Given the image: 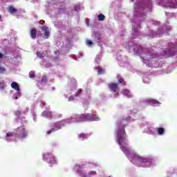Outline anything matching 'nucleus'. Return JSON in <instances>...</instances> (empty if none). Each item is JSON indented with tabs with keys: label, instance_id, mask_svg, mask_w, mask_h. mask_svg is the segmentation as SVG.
Here are the masks:
<instances>
[{
	"label": "nucleus",
	"instance_id": "nucleus-39",
	"mask_svg": "<svg viewBox=\"0 0 177 177\" xmlns=\"http://www.w3.org/2000/svg\"><path fill=\"white\" fill-rule=\"evenodd\" d=\"M70 99H71V97H70Z\"/></svg>",
	"mask_w": 177,
	"mask_h": 177
},
{
	"label": "nucleus",
	"instance_id": "nucleus-27",
	"mask_svg": "<svg viewBox=\"0 0 177 177\" xmlns=\"http://www.w3.org/2000/svg\"><path fill=\"white\" fill-rule=\"evenodd\" d=\"M6 136V138H10L12 136H15V134H13V133H7Z\"/></svg>",
	"mask_w": 177,
	"mask_h": 177
},
{
	"label": "nucleus",
	"instance_id": "nucleus-40",
	"mask_svg": "<svg viewBox=\"0 0 177 177\" xmlns=\"http://www.w3.org/2000/svg\"><path fill=\"white\" fill-rule=\"evenodd\" d=\"M0 20H1V17H0Z\"/></svg>",
	"mask_w": 177,
	"mask_h": 177
},
{
	"label": "nucleus",
	"instance_id": "nucleus-37",
	"mask_svg": "<svg viewBox=\"0 0 177 177\" xmlns=\"http://www.w3.org/2000/svg\"><path fill=\"white\" fill-rule=\"evenodd\" d=\"M126 120L127 121H129V120H131V116L127 117Z\"/></svg>",
	"mask_w": 177,
	"mask_h": 177
},
{
	"label": "nucleus",
	"instance_id": "nucleus-14",
	"mask_svg": "<svg viewBox=\"0 0 177 177\" xmlns=\"http://www.w3.org/2000/svg\"><path fill=\"white\" fill-rule=\"evenodd\" d=\"M8 12L13 15V13H16V12H17V9L15 8L13 6H10Z\"/></svg>",
	"mask_w": 177,
	"mask_h": 177
},
{
	"label": "nucleus",
	"instance_id": "nucleus-6",
	"mask_svg": "<svg viewBox=\"0 0 177 177\" xmlns=\"http://www.w3.org/2000/svg\"><path fill=\"white\" fill-rule=\"evenodd\" d=\"M66 124V121L62 120L55 124L54 129L55 131H59V129H62V127H64V124Z\"/></svg>",
	"mask_w": 177,
	"mask_h": 177
},
{
	"label": "nucleus",
	"instance_id": "nucleus-33",
	"mask_svg": "<svg viewBox=\"0 0 177 177\" xmlns=\"http://www.w3.org/2000/svg\"><path fill=\"white\" fill-rule=\"evenodd\" d=\"M21 138H27V133L26 132H24L21 135Z\"/></svg>",
	"mask_w": 177,
	"mask_h": 177
},
{
	"label": "nucleus",
	"instance_id": "nucleus-1",
	"mask_svg": "<svg viewBox=\"0 0 177 177\" xmlns=\"http://www.w3.org/2000/svg\"><path fill=\"white\" fill-rule=\"evenodd\" d=\"M122 124H124V119L120 120L118 122V143L120 145V149L123 153H125L126 156H129V154H131L132 151L126 147L127 145H128L127 142H125V136H127V132H125V127H127V125Z\"/></svg>",
	"mask_w": 177,
	"mask_h": 177
},
{
	"label": "nucleus",
	"instance_id": "nucleus-5",
	"mask_svg": "<svg viewBox=\"0 0 177 177\" xmlns=\"http://www.w3.org/2000/svg\"><path fill=\"white\" fill-rule=\"evenodd\" d=\"M108 88L110 89L111 92H117L119 89L118 84H117V83H110L108 85Z\"/></svg>",
	"mask_w": 177,
	"mask_h": 177
},
{
	"label": "nucleus",
	"instance_id": "nucleus-31",
	"mask_svg": "<svg viewBox=\"0 0 177 177\" xmlns=\"http://www.w3.org/2000/svg\"><path fill=\"white\" fill-rule=\"evenodd\" d=\"M6 71V69L3 67H0V73H2L3 72Z\"/></svg>",
	"mask_w": 177,
	"mask_h": 177
},
{
	"label": "nucleus",
	"instance_id": "nucleus-25",
	"mask_svg": "<svg viewBox=\"0 0 177 177\" xmlns=\"http://www.w3.org/2000/svg\"><path fill=\"white\" fill-rule=\"evenodd\" d=\"M15 114L17 115V117H19V115H21V111H16Z\"/></svg>",
	"mask_w": 177,
	"mask_h": 177
},
{
	"label": "nucleus",
	"instance_id": "nucleus-9",
	"mask_svg": "<svg viewBox=\"0 0 177 177\" xmlns=\"http://www.w3.org/2000/svg\"><path fill=\"white\" fill-rule=\"evenodd\" d=\"M11 88L17 91V93L20 92V86H19V84H17V82H12L11 83Z\"/></svg>",
	"mask_w": 177,
	"mask_h": 177
},
{
	"label": "nucleus",
	"instance_id": "nucleus-20",
	"mask_svg": "<svg viewBox=\"0 0 177 177\" xmlns=\"http://www.w3.org/2000/svg\"><path fill=\"white\" fill-rule=\"evenodd\" d=\"M86 44L88 46H91V45H93V41H91L89 39H87L86 41Z\"/></svg>",
	"mask_w": 177,
	"mask_h": 177
},
{
	"label": "nucleus",
	"instance_id": "nucleus-29",
	"mask_svg": "<svg viewBox=\"0 0 177 177\" xmlns=\"http://www.w3.org/2000/svg\"><path fill=\"white\" fill-rule=\"evenodd\" d=\"M51 132H56V129H51L50 130H49L48 131H47V135H50V133Z\"/></svg>",
	"mask_w": 177,
	"mask_h": 177
},
{
	"label": "nucleus",
	"instance_id": "nucleus-32",
	"mask_svg": "<svg viewBox=\"0 0 177 177\" xmlns=\"http://www.w3.org/2000/svg\"><path fill=\"white\" fill-rule=\"evenodd\" d=\"M102 73H103V69L101 68L97 71L98 75H101Z\"/></svg>",
	"mask_w": 177,
	"mask_h": 177
},
{
	"label": "nucleus",
	"instance_id": "nucleus-16",
	"mask_svg": "<svg viewBox=\"0 0 177 177\" xmlns=\"http://www.w3.org/2000/svg\"><path fill=\"white\" fill-rule=\"evenodd\" d=\"M79 138L84 140V139H88V135L84 133L79 134Z\"/></svg>",
	"mask_w": 177,
	"mask_h": 177
},
{
	"label": "nucleus",
	"instance_id": "nucleus-34",
	"mask_svg": "<svg viewBox=\"0 0 177 177\" xmlns=\"http://www.w3.org/2000/svg\"><path fill=\"white\" fill-rule=\"evenodd\" d=\"M122 82H124V79H122V78L119 79L118 83L119 84H122Z\"/></svg>",
	"mask_w": 177,
	"mask_h": 177
},
{
	"label": "nucleus",
	"instance_id": "nucleus-4",
	"mask_svg": "<svg viewBox=\"0 0 177 177\" xmlns=\"http://www.w3.org/2000/svg\"><path fill=\"white\" fill-rule=\"evenodd\" d=\"M44 159L46 160L48 164H55L56 162V158H55L53 155L50 153L44 154Z\"/></svg>",
	"mask_w": 177,
	"mask_h": 177
},
{
	"label": "nucleus",
	"instance_id": "nucleus-13",
	"mask_svg": "<svg viewBox=\"0 0 177 177\" xmlns=\"http://www.w3.org/2000/svg\"><path fill=\"white\" fill-rule=\"evenodd\" d=\"M36 55L39 59H44V57H45V53H41V51H37Z\"/></svg>",
	"mask_w": 177,
	"mask_h": 177
},
{
	"label": "nucleus",
	"instance_id": "nucleus-11",
	"mask_svg": "<svg viewBox=\"0 0 177 177\" xmlns=\"http://www.w3.org/2000/svg\"><path fill=\"white\" fill-rule=\"evenodd\" d=\"M121 93H122V95H124V96H127V97H131V93L128 89H124L122 91Z\"/></svg>",
	"mask_w": 177,
	"mask_h": 177
},
{
	"label": "nucleus",
	"instance_id": "nucleus-28",
	"mask_svg": "<svg viewBox=\"0 0 177 177\" xmlns=\"http://www.w3.org/2000/svg\"><path fill=\"white\" fill-rule=\"evenodd\" d=\"M44 114L46 117H52V112H44Z\"/></svg>",
	"mask_w": 177,
	"mask_h": 177
},
{
	"label": "nucleus",
	"instance_id": "nucleus-23",
	"mask_svg": "<svg viewBox=\"0 0 177 177\" xmlns=\"http://www.w3.org/2000/svg\"><path fill=\"white\" fill-rule=\"evenodd\" d=\"M94 34H95V37L97 38V41L99 44V42H100V36L97 37V34H99V33H97V32H94Z\"/></svg>",
	"mask_w": 177,
	"mask_h": 177
},
{
	"label": "nucleus",
	"instance_id": "nucleus-38",
	"mask_svg": "<svg viewBox=\"0 0 177 177\" xmlns=\"http://www.w3.org/2000/svg\"><path fill=\"white\" fill-rule=\"evenodd\" d=\"M17 99H18V97H15V100H17Z\"/></svg>",
	"mask_w": 177,
	"mask_h": 177
},
{
	"label": "nucleus",
	"instance_id": "nucleus-18",
	"mask_svg": "<svg viewBox=\"0 0 177 177\" xmlns=\"http://www.w3.org/2000/svg\"><path fill=\"white\" fill-rule=\"evenodd\" d=\"M50 34V32H49V30H46L44 32V38L45 39H49V35Z\"/></svg>",
	"mask_w": 177,
	"mask_h": 177
},
{
	"label": "nucleus",
	"instance_id": "nucleus-22",
	"mask_svg": "<svg viewBox=\"0 0 177 177\" xmlns=\"http://www.w3.org/2000/svg\"><path fill=\"white\" fill-rule=\"evenodd\" d=\"M48 81V78L46 77V75H43L41 82H46Z\"/></svg>",
	"mask_w": 177,
	"mask_h": 177
},
{
	"label": "nucleus",
	"instance_id": "nucleus-21",
	"mask_svg": "<svg viewBox=\"0 0 177 177\" xmlns=\"http://www.w3.org/2000/svg\"><path fill=\"white\" fill-rule=\"evenodd\" d=\"M81 93H82V89L80 88L77 92L75 94V97H78V96H80V95H81Z\"/></svg>",
	"mask_w": 177,
	"mask_h": 177
},
{
	"label": "nucleus",
	"instance_id": "nucleus-15",
	"mask_svg": "<svg viewBox=\"0 0 177 177\" xmlns=\"http://www.w3.org/2000/svg\"><path fill=\"white\" fill-rule=\"evenodd\" d=\"M147 102L151 104H160V102L157 100H149Z\"/></svg>",
	"mask_w": 177,
	"mask_h": 177
},
{
	"label": "nucleus",
	"instance_id": "nucleus-30",
	"mask_svg": "<svg viewBox=\"0 0 177 177\" xmlns=\"http://www.w3.org/2000/svg\"><path fill=\"white\" fill-rule=\"evenodd\" d=\"M80 10V5H77V6H75V10L76 12H79Z\"/></svg>",
	"mask_w": 177,
	"mask_h": 177
},
{
	"label": "nucleus",
	"instance_id": "nucleus-10",
	"mask_svg": "<svg viewBox=\"0 0 177 177\" xmlns=\"http://www.w3.org/2000/svg\"><path fill=\"white\" fill-rule=\"evenodd\" d=\"M30 37L32 39H35V38H37V29L32 28L30 30Z\"/></svg>",
	"mask_w": 177,
	"mask_h": 177
},
{
	"label": "nucleus",
	"instance_id": "nucleus-3",
	"mask_svg": "<svg viewBox=\"0 0 177 177\" xmlns=\"http://www.w3.org/2000/svg\"><path fill=\"white\" fill-rule=\"evenodd\" d=\"M78 121H97V119L96 118V116L95 115L82 114L78 116Z\"/></svg>",
	"mask_w": 177,
	"mask_h": 177
},
{
	"label": "nucleus",
	"instance_id": "nucleus-17",
	"mask_svg": "<svg viewBox=\"0 0 177 177\" xmlns=\"http://www.w3.org/2000/svg\"><path fill=\"white\" fill-rule=\"evenodd\" d=\"M106 19V17L103 14H100L98 15V20L99 21H103Z\"/></svg>",
	"mask_w": 177,
	"mask_h": 177
},
{
	"label": "nucleus",
	"instance_id": "nucleus-12",
	"mask_svg": "<svg viewBox=\"0 0 177 177\" xmlns=\"http://www.w3.org/2000/svg\"><path fill=\"white\" fill-rule=\"evenodd\" d=\"M158 135H164V133L165 132V129L162 127H160L157 129Z\"/></svg>",
	"mask_w": 177,
	"mask_h": 177
},
{
	"label": "nucleus",
	"instance_id": "nucleus-26",
	"mask_svg": "<svg viewBox=\"0 0 177 177\" xmlns=\"http://www.w3.org/2000/svg\"><path fill=\"white\" fill-rule=\"evenodd\" d=\"M41 31H45V32L48 31V26H41Z\"/></svg>",
	"mask_w": 177,
	"mask_h": 177
},
{
	"label": "nucleus",
	"instance_id": "nucleus-24",
	"mask_svg": "<svg viewBox=\"0 0 177 177\" xmlns=\"http://www.w3.org/2000/svg\"><path fill=\"white\" fill-rule=\"evenodd\" d=\"M5 86H6L5 85V83L0 82V89H5Z\"/></svg>",
	"mask_w": 177,
	"mask_h": 177
},
{
	"label": "nucleus",
	"instance_id": "nucleus-8",
	"mask_svg": "<svg viewBox=\"0 0 177 177\" xmlns=\"http://www.w3.org/2000/svg\"><path fill=\"white\" fill-rule=\"evenodd\" d=\"M167 3L170 8H177V0H167Z\"/></svg>",
	"mask_w": 177,
	"mask_h": 177
},
{
	"label": "nucleus",
	"instance_id": "nucleus-2",
	"mask_svg": "<svg viewBox=\"0 0 177 177\" xmlns=\"http://www.w3.org/2000/svg\"><path fill=\"white\" fill-rule=\"evenodd\" d=\"M131 161L133 164L140 162L141 164H143L142 167H150L153 162V159H151V158H143L137 153H133L131 156Z\"/></svg>",
	"mask_w": 177,
	"mask_h": 177
},
{
	"label": "nucleus",
	"instance_id": "nucleus-19",
	"mask_svg": "<svg viewBox=\"0 0 177 177\" xmlns=\"http://www.w3.org/2000/svg\"><path fill=\"white\" fill-rule=\"evenodd\" d=\"M35 77V71H31L29 73V77H30V78H34Z\"/></svg>",
	"mask_w": 177,
	"mask_h": 177
},
{
	"label": "nucleus",
	"instance_id": "nucleus-36",
	"mask_svg": "<svg viewBox=\"0 0 177 177\" xmlns=\"http://www.w3.org/2000/svg\"><path fill=\"white\" fill-rule=\"evenodd\" d=\"M3 57V54L0 53V59H2Z\"/></svg>",
	"mask_w": 177,
	"mask_h": 177
},
{
	"label": "nucleus",
	"instance_id": "nucleus-35",
	"mask_svg": "<svg viewBox=\"0 0 177 177\" xmlns=\"http://www.w3.org/2000/svg\"><path fill=\"white\" fill-rule=\"evenodd\" d=\"M90 174L91 175H96V171H91Z\"/></svg>",
	"mask_w": 177,
	"mask_h": 177
},
{
	"label": "nucleus",
	"instance_id": "nucleus-7",
	"mask_svg": "<svg viewBox=\"0 0 177 177\" xmlns=\"http://www.w3.org/2000/svg\"><path fill=\"white\" fill-rule=\"evenodd\" d=\"M66 124H71V122H77L78 120V116H72L69 119L64 120Z\"/></svg>",
	"mask_w": 177,
	"mask_h": 177
}]
</instances>
